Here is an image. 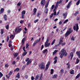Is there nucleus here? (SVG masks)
<instances>
[{"instance_id": "1", "label": "nucleus", "mask_w": 80, "mask_h": 80, "mask_svg": "<svg viewBox=\"0 0 80 80\" xmlns=\"http://www.w3.org/2000/svg\"><path fill=\"white\" fill-rule=\"evenodd\" d=\"M59 55H60V58H62L63 55L64 56H66L68 55V53L66 52V50H65L64 48H63L62 49L61 51L59 52Z\"/></svg>"}, {"instance_id": "2", "label": "nucleus", "mask_w": 80, "mask_h": 80, "mask_svg": "<svg viewBox=\"0 0 80 80\" xmlns=\"http://www.w3.org/2000/svg\"><path fill=\"white\" fill-rule=\"evenodd\" d=\"M72 28H68V30H67L65 35V37H67L68 36H69V34H71L72 32Z\"/></svg>"}, {"instance_id": "3", "label": "nucleus", "mask_w": 80, "mask_h": 80, "mask_svg": "<svg viewBox=\"0 0 80 80\" xmlns=\"http://www.w3.org/2000/svg\"><path fill=\"white\" fill-rule=\"evenodd\" d=\"M38 67L41 69H44L45 68V64L44 62H42L39 64Z\"/></svg>"}, {"instance_id": "4", "label": "nucleus", "mask_w": 80, "mask_h": 80, "mask_svg": "<svg viewBox=\"0 0 80 80\" xmlns=\"http://www.w3.org/2000/svg\"><path fill=\"white\" fill-rule=\"evenodd\" d=\"M49 40V38H47L44 44V46L45 47H48L50 45V43H48Z\"/></svg>"}, {"instance_id": "5", "label": "nucleus", "mask_w": 80, "mask_h": 80, "mask_svg": "<svg viewBox=\"0 0 80 80\" xmlns=\"http://www.w3.org/2000/svg\"><path fill=\"white\" fill-rule=\"evenodd\" d=\"M64 39V37H61L60 38L59 41V42L58 44L57 45L58 46L59 45H61L62 43H63V40Z\"/></svg>"}, {"instance_id": "6", "label": "nucleus", "mask_w": 80, "mask_h": 80, "mask_svg": "<svg viewBox=\"0 0 80 80\" xmlns=\"http://www.w3.org/2000/svg\"><path fill=\"white\" fill-rule=\"evenodd\" d=\"M73 53L72 52H71L70 53V55H69L68 57L67 58H68L69 59L71 57L70 60H71L73 57Z\"/></svg>"}, {"instance_id": "7", "label": "nucleus", "mask_w": 80, "mask_h": 80, "mask_svg": "<svg viewBox=\"0 0 80 80\" xmlns=\"http://www.w3.org/2000/svg\"><path fill=\"white\" fill-rule=\"evenodd\" d=\"M76 27L75 26H73V29L74 30H76V32H78V30L79 29V27L78 26V24H76Z\"/></svg>"}, {"instance_id": "8", "label": "nucleus", "mask_w": 80, "mask_h": 80, "mask_svg": "<svg viewBox=\"0 0 80 80\" xmlns=\"http://www.w3.org/2000/svg\"><path fill=\"white\" fill-rule=\"evenodd\" d=\"M26 13V11L25 10H23L21 12V18L23 19L24 18V15Z\"/></svg>"}, {"instance_id": "9", "label": "nucleus", "mask_w": 80, "mask_h": 80, "mask_svg": "<svg viewBox=\"0 0 80 80\" xmlns=\"http://www.w3.org/2000/svg\"><path fill=\"white\" fill-rule=\"evenodd\" d=\"M46 3V1L45 0H41L40 2V4L42 6L45 5Z\"/></svg>"}, {"instance_id": "10", "label": "nucleus", "mask_w": 80, "mask_h": 80, "mask_svg": "<svg viewBox=\"0 0 80 80\" xmlns=\"http://www.w3.org/2000/svg\"><path fill=\"white\" fill-rule=\"evenodd\" d=\"M72 1H70V2H69L67 6V8H68V9L69 8H70V7H71V6L72 5Z\"/></svg>"}, {"instance_id": "11", "label": "nucleus", "mask_w": 80, "mask_h": 80, "mask_svg": "<svg viewBox=\"0 0 80 80\" xmlns=\"http://www.w3.org/2000/svg\"><path fill=\"white\" fill-rule=\"evenodd\" d=\"M37 12V9L36 8H34L33 10V15H35Z\"/></svg>"}, {"instance_id": "12", "label": "nucleus", "mask_w": 80, "mask_h": 80, "mask_svg": "<svg viewBox=\"0 0 80 80\" xmlns=\"http://www.w3.org/2000/svg\"><path fill=\"white\" fill-rule=\"evenodd\" d=\"M32 62V59H29V60L28 61V62H27L26 65H28L29 64H30V63H31Z\"/></svg>"}, {"instance_id": "13", "label": "nucleus", "mask_w": 80, "mask_h": 80, "mask_svg": "<svg viewBox=\"0 0 80 80\" xmlns=\"http://www.w3.org/2000/svg\"><path fill=\"white\" fill-rule=\"evenodd\" d=\"M68 15L67 13H63L62 16H63L64 19H65L67 18V15Z\"/></svg>"}, {"instance_id": "14", "label": "nucleus", "mask_w": 80, "mask_h": 80, "mask_svg": "<svg viewBox=\"0 0 80 80\" xmlns=\"http://www.w3.org/2000/svg\"><path fill=\"white\" fill-rule=\"evenodd\" d=\"M76 54L78 56V58H80V51H77L76 52Z\"/></svg>"}, {"instance_id": "15", "label": "nucleus", "mask_w": 80, "mask_h": 80, "mask_svg": "<svg viewBox=\"0 0 80 80\" xmlns=\"http://www.w3.org/2000/svg\"><path fill=\"white\" fill-rule=\"evenodd\" d=\"M4 12V9L3 8H1L0 10V14L3 13Z\"/></svg>"}, {"instance_id": "16", "label": "nucleus", "mask_w": 80, "mask_h": 80, "mask_svg": "<svg viewBox=\"0 0 80 80\" xmlns=\"http://www.w3.org/2000/svg\"><path fill=\"white\" fill-rule=\"evenodd\" d=\"M25 38H23L22 40V45H23L24 43V42L25 41Z\"/></svg>"}, {"instance_id": "17", "label": "nucleus", "mask_w": 80, "mask_h": 80, "mask_svg": "<svg viewBox=\"0 0 80 80\" xmlns=\"http://www.w3.org/2000/svg\"><path fill=\"white\" fill-rule=\"evenodd\" d=\"M10 38H12V40L14 39V35L12 34L10 35L9 37Z\"/></svg>"}, {"instance_id": "18", "label": "nucleus", "mask_w": 80, "mask_h": 80, "mask_svg": "<svg viewBox=\"0 0 80 80\" xmlns=\"http://www.w3.org/2000/svg\"><path fill=\"white\" fill-rule=\"evenodd\" d=\"M7 16L5 14L4 15L3 18L4 20L5 21L7 20Z\"/></svg>"}, {"instance_id": "19", "label": "nucleus", "mask_w": 80, "mask_h": 80, "mask_svg": "<svg viewBox=\"0 0 80 80\" xmlns=\"http://www.w3.org/2000/svg\"><path fill=\"white\" fill-rule=\"evenodd\" d=\"M69 62H68L66 64V65H68L67 68H68V69H69L70 68V65L69 64Z\"/></svg>"}, {"instance_id": "20", "label": "nucleus", "mask_w": 80, "mask_h": 80, "mask_svg": "<svg viewBox=\"0 0 80 80\" xmlns=\"http://www.w3.org/2000/svg\"><path fill=\"white\" fill-rule=\"evenodd\" d=\"M58 2L56 4V5L55 6V7H54V9H56V10L57 8L58 7Z\"/></svg>"}, {"instance_id": "21", "label": "nucleus", "mask_w": 80, "mask_h": 80, "mask_svg": "<svg viewBox=\"0 0 80 80\" xmlns=\"http://www.w3.org/2000/svg\"><path fill=\"white\" fill-rule=\"evenodd\" d=\"M15 78H20V76L19 75V73H18L17 74V75L15 76Z\"/></svg>"}, {"instance_id": "22", "label": "nucleus", "mask_w": 80, "mask_h": 80, "mask_svg": "<svg viewBox=\"0 0 80 80\" xmlns=\"http://www.w3.org/2000/svg\"><path fill=\"white\" fill-rule=\"evenodd\" d=\"M58 77V76L57 74H55L53 76L52 78L56 79Z\"/></svg>"}, {"instance_id": "23", "label": "nucleus", "mask_w": 80, "mask_h": 80, "mask_svg": "<svg viewBox=\"0 0 80 80\" xmlns=\"http://www.w3.org/2000/svg\"><path fill=\"white\" fill-rule=\"evenodd\" d=\"M39 74L37 75L35 77V80H37L39 78Z\"/></svg>"}, {"instance_id": "24", "label": "nucleus", "mask_w": 80, "mask_h": 80, "mask_svg": "<svg viewBox=\"0 0 80 80\" xmlns=\"http://www.w3.org/2000/svg\"><path fill=\"white\" fill-rule=\"evenodd\" d=\"M48 8H46L45 9L44 12V13H45L46 14H47L48 13Z\"/></svg>"}, {"instance_id": "25", "label": "nucleus", "mask_w": 80, "mask_h": 80, "mask_svg": "<svg viewBox=\"0 0 80 80\" xmlns=\"http://www.w3.org/2000/svg\"><path fill=\"white\" fill-rule=\"evenodd\" d=\"M37 43H38V42L37 41H36V40L35 41L34 43H33V46H35Z\"/></svg>"}, {"instance_id": "26", "label": "nucleus", "mask_w": 80, "mask_h": 80, "mask_svg": "<svg viewBox=\"0 0 80 80\" xmlns=\"http://www.w3.org/2000/svg\"><path fill=\"white\" fill-rule=\"evenodd\" d=\"M13 71L11 70L8 73V75L9 76H11L12 75V74L13 73Z\"/></svg>"}, {"instance_id": "27", "label": "nucleus", "mask_w": 80, "mask_h": 80, "mask_svg": "<svg viewBox=\"0 0 80 80\" xmlns=\"http://www.w3.org/2000/svg\"><path fill=\"white\" fill-rule=\"evenodd\" d=\"M4 33V29H1V32L0 33L1 35H2Z\"/></svg>"}, {"instance_id": "28", "label": "nucleus", "mask_w": 80, "mask_h": 80, "mask_svg": "<svg viewBox=\"0 0 80 80\" xmlns=\"http://www.w3.org/2000/svg\"><path fill=\"white\" fill-rule=\"evenodd\" d=\"M79 62H80V60L78 58H77L76 63L78 64Z\"/></svg>"}, {"instance_id": "29", "label": "nucleus", "mask_w": 80, "mask_h": 80, "mask_svg": "<svg viewBox=\"0 0 80 80\" xmlns=\"http://www.w3.org/2000/svg\"><path fill=\"white\" fill-rule=\"evenodd\" d=\"M80 3V0H78L77 2L76 3V5H78Z\"/></svg>"}, {"instance_id": "30", "label": "nucleus", "mask_w": 80, "mask_h": 80, "mask_svg": "<svg viewBox=\"0 0 80 80\" xmlns=\"http://www.w3.org/2000/svg\"><path fill=\"white\" fill-rule=\"evenodd\" d=\"M80 76V73L78 74L77 76L76 77L75 79H77L78 78H79Z\"/></svg>"}, {"instance_id": "31", "label": "nucleus", "mask_w": 80, "mask_h": 80, "mask_svg": "<svg viewBox=\"0 0 80 80\" xmlns=\"http://www.w3.org/2000/svg\"><path fill=\"white\" fill-rule=\"evenodd\" d=\"M27 52H24L22 54V55L23 56H25L27 54Z\"/></svg>"}, {"instance_id": "32", "label": "nucleus", "mask_w": 80, "mask_h": 80, "mask_svg": "<svg viewBox=\"0 0 80 80\" xmlns=\"http://www.w3.org/2000/svg\"><path fill=\"white\" fill-rule=\"evenodd\" d=\"M20 70V69L19 68H17L15 69V70H14V71L15 72L16 71H18Z\"/></svg>"}, {"instance_id": "33", "label": "nucleus", "mask_w": 80, "mask_h": 80, "mask_svg": "<svg viewBox=\"0 0 80 80\" xmlns=\"http://www.w3.org/2000/svg\"><path fill=\"white\" fill-rule=\"evenodd\" d=\"M74 70H72L70 71V73L71 74H73L74 73Z\"/></svg>"}, {"instance_id": "34", "label": "nucleus", "mask_w": 80, "mask_h": 80, "mask_svg": "<svg viewBox=\"0 0 80 80\" xmlns=\"http://www.w3.org/2000/svg\"><path fill=\"white\" fill-rule=\"evenodd\" d=\"M49 66L47 65H46V68H45V70L46 71L47 70V69H48V68H49Z\"/></svg>"}, {"instance_id": "35", "label": "nucleus", "mask_w": 80, "mask_h": 80, "mask_svg": "<svg viewBox=\"0 0 80 80\" xmlns=\"http://www.w3.org/2000/svg\"><path fill=\"white\" fill-rule=\"evenodd\" d=\"M58 50H55L54 52H53V55L56 53L58 51Z\"/></svg>"}, {"instance_id": "36", "label": "nucleus", "mask_w": 80, "mask_h": 80, "mask_svg": "<svg viewBox=\"0 0 80 80\" xmlns=\"http://www.w3.org/2000/svg\"><path fill=\"white\" fill-rule=\"evenodd\" d=\"M75 37L74 38V36H72L71 38V40L74 41Z\"/></svg>"}, {"instance_id": "37", "label": "nucleus", "mask_w": 80, "mask_h": 80, "mask_svg": "<svg viewBox=\"0 0 80 80\" xmlns=\"http://www.w3.org/2000/svg\"><path fill=\"white\" fill-rule=\"evenodd\" d=\"M53 71H54V70L53 69H51V72H50V74H53Z\"/></svg>"}, {"instance_id": "38", "label": "nucleus", "mask_w": 80, "mask_h": 80, "mask_svg": "<svg viewBox=\"0 0 80 80\" xmlns=\"http://www.w3.org/2000/svg\"><path fill=\"white\" fill-rule=\"evenodd\" d=\"M48 50L47 49H45L44 50H43V53H45L46 52L48 51Z\"/></svg>"}, {"instance_id": "39", "label": "nucleus", "mask_w": 80, "mask_h": 80, "mask_svg": "<svg viewBox=\"0 0 80 80\" xmlns=\"http://www.w3.org/2000/svg\"><path fill=\"white\" fill-rule=\"evenodd\" d=\"M44 48V45H42L40 48V50L42 51L43 49Z\"/></svg>"}, {"instance_id": "40", "label": "nucleus", "mask_w": 80, "mask_h": 80, "mask_svg": "<svg viewBox=\"0 0 80 80\" xmlns=\"http://www.w3.org/2000/svg\"><path fill=\"white\" fill-rule=\"evenodd\" d=\"M22 30V29L21 28H19L18 29L17 31V32H20V31H21Z\"/></svg>"}, {"instance_id": "41", "label": "nucleus", "mask_w": 80, "mask_h": 80, "mask_svg": "<svg viewBox=\"0 0 80 80\" xmlns=\"http://www.w3.org/2000/svg\"><path fill=\"white\" fill-rule=\"evenodd\" d=\"M6 28L8 30L9 28V25H7L6 26Z\"/></svg>"}, {"instance_id": "42", "label": "nucleus", "mask_w": 80, "mask_h": 80, "mask_svg": "<svg viewBox=\"0 0 80 80\" xmlns=\"http://www.w3.org/2000/svg\"><path fill=\"white\" fill-rule=\"evenodd\" d=\"M55 42V39H54V40L51 43V45H53V44Z\"/></svg>"}, {"instance_id": "43", "label": "nucleus", "mask_w": 80, "mask_h": 80, "mask_svg": "<svg viewBox=\"0 0 80 80\" xmlns=\"http://www.w3.org/2000/svg\"><path fill=\"white\" fill-rule=\"evenodd\" d=\"M9 36H8L7 37V42H8V41L9 40Z\"/></svg>"}, {"instance_id": "44", "label": "nucleus", "mask_w": 80, "mask_h": 80, "mask_svg": "<svg viewBox=\"0 0 80 80\" xmlns=\"http://www.w3.org/2000/svg\"><path fill=\"white\" fill-rule=\"evenodd\" d=\"M29 46V45L28 43L26 44V48L28 49Z\"/></svg>"}, {"instance_id": "45", "label": "nucleus", "mask_w": 80, "mask_h": 80, "mask_svg": "<svg viewBox=\"0 0 80 80\" xmlns=\"http://www.w3.org/2000/svg\"><path fill=\"white\" fill-rule=\"evenodd\" d=\"M79 13V12L78 11H77L74 14V16H76V15H77V14H78V13Z\"/></svg>"}, {"instance_id": "46", "label": "nucleus", "mask_w": 80, "mask_h": 80, "mask_svg": "<svg viewBox=\"0 0 80 80\" xmlns=\"http://www.w3.org/2000/svg\"><path fill=\"white\" fill-rule=\"evenodd\" d=\"M18 53H15L14 54V57H17L18 55Z\"/></svg>"}, {"instance_id": "47", "label": "nucleus", "mask_w": 80, "mask_h": 80, "mask_svg": "<svg viewBox=\"0 0 80 80\" xmlns=\"http://www.w3.org/2000/svg\"><path fill=\"white\" fill-rule=\"evenodd\" d=\"M66 44V43L65 42H62V44H61L62 45V46H64Z\"/></svg>"}, {"instance_id": "48", "label": "nucleus", "mask_w": 80, "mask_h": 80, "mask_svg": "<svg viewBox=\"0 0 80 80\" xmlns=\"http://www.w3.org/2000/svg\"><path fill=\"white\" fill-rule=\"evenodd\" d=\"M68 19H66L63 22V23H65L66 22H68Z\"/></svg>"}, {"instance_id": "49", "label": "nucleus", "mask_w": 80, "mask_h": 80, "mask_svg": "<svg viewBox=\"0 0 80 80\" xmlns=\"http://www.w3.org/2000/svg\"><path fill=\"white\" fill-rule=\"evenodd\" d=\"M50 64V61H49L48 62L47 64H46L47 65L49 66V65Z\"/></svg>"}, {"instance_id": "50", "label": "nucleus", "mask_w": 80, "mask_h": 80, "mask_svg": "<svg viewBox=\"0 0 80 80\" xmlns=\"http://www.w3.org/2000/svg\"><path fill=\"white\" fill-rule=\"evenodd\" d=\"M24 22V21L23 20H21L20 21V23L22 24Z\"/></svg>"}, {"instance_id": "51", "label": "nucleus", "mask_w": 80, "mask_h": 80, "mask_svg": "<svg viewBox=\"0 0 80 80\" xmlns=\"http://www.w3.org/2000/svg\"><path fill=\"white\" fill-rule=\"evenodd\" d=\"M20 28V27H18V28H15V31H17L18 29Z\"/></svg>"}, {"instance_id": "52", "label": "nucleus", "mask_w": 80, "mask_h": 80, "mask_svg": "<svg viewBox=\"0 0 80 80\" xmlns=\"http://www.w3.org/2000/svg\"><path fill=\"white\" fill-rule=\"evenodd\" d=\"M38 19H37L36 20H35L34 22L35 23H36L37 22H38Z\"/></svg>"}, {"instance_id": "53", "label": "nucleus", "mask_w": 80, "mask_h": 80, "mask_svg": "<svg viewBox=\"0 0 80 80\" xmlns=\"http://www.w3.org/2000/svg\"><path fill=\"white\" fill-rule=\"evenodd\" d=\"M29 60V58H28L27 59H25V61L26 62L28 61Z\"/></svg>"}, {"instance_id": "54", "label": "nucleus", "mask_w": 80, "mask_h": 80, "mask_svg": "<svg viewBox=\"0 0 80 80\" xmlns=\"http://www.w3.org/2000/svg\"><path fill=\"white\" fill-rule=\"evenodd\" d=\"M35 78L33 77V76H32L31 77V79L32 80H34V79H35Z\"/></svg>"}, {"instance_id": "55", "label": "nucleus", "mask_w": 80, "mask_h": 80, "mask_svg": "<svg viewBox=\"0 0 80 80\" xmlns=\"http://www.w3.org/2000/svg\"><path fill=\"white\" fill-rule=\"evenodd\" d=\"M53 16V13H52L51 15L50 16V18H52Z\"/></svg>"}, {"instance_id": "56", "label": "nucleus", "mask_w": 80, "mask_h": 80, "mask_svg": "<svg viewBox=\"0 0 80 80\" xmlns=\"http://www.w3.org/2000/svg\"><path fill=\"white\" fill-rule=\"evenodd\" d=\"M57 62V60H54V64H56Z\"/></svg>"}, {"instance_id": "57", "label": "nucleus", "mask_w": 80, "mask_h": 80, "mask_svg": "<svg viewBox=\"0 0 80 80\" xmlns=\"http://www.w3.org/2000/svg\"><path fill=\"white\" fill-rule=\"evenodd\" d=\"M8 66H9V65H8V64H6L5 65V67H8Z\"/></svg>"}, {"instance_id": "58", "label": "nucleus", "mask_w": 80, "mask_h": 80, "mask_svg": "<svg viewBox=\"0 0 80 80\" xmlns=\"http://www.w3.org/2000/svg\"><path fill=\"white\" fill-rule=\"evenodd\" d=\"M40 40H41V38H39V40L37 39V40H36V41H37L38 42H40Z\"/></svg>"}, {"instance_id": "59", "label": "nucleus", "mask_w": 80, "mask_h": 80, "mask_svg": "<svg viewBox=\"0 0 80 80\" xmlns=\"http://www.w3.org/2000/svg\"><path fill=\"white\" fill-rule=\"evenodd\" d=\"M60 72L61 73H62L63 72V69H61L60 70Z\"/></svg>"}, {"instance_id": "60", "label": "nucleus", "mask_w": 80, "mask_h": 80, "mask_svg": "<svg viewBox=\"0 0 80 80\" xmlns=\"http://www.w3.org/2000/svg\"><path fill=\"white\" fill-rule=\"evenodd\" d=\"M54 5H52V7H51V9L52 10L54 8Z\"/></svg>"}, {"instance_id": "61", "label": "nucleus", "mask_w": 80, "mask_h": 80, "mask_svg": "<svg viewBox=\"0 0 80 80\" xmlns=\"http://www.w3.org/2000/svg\"><path fill=\"white\" fill-rule=\"evenodd\" d=\"M17 5L18 6H20V5H21V4L20 2H19L18 3Z\"/></svg>"}, {"instance_id": "62", "label": "nucleus", "mask_w": 80, "mask_h": 80, "mask_svg": "<svg viewBox=\"0 0 80 80\" xmlns=\"http://www.w3.org/2000/svg\"><path fill=\"white\" fill-rule=\"evenodd\" d=\"M31 24L30 23H29L28 24V28L30 27V26H31Z\"/></svg>"}, {"instance_id": "63", "label": "nucleus", "mask_w": 80, "mask_h": 80, "mask_svg": "<svg viewBox=\"0 0 80 80\" xmlns=\"http://www.w3.org/2000/svg\"><path fill=\"white\" fill-rule=\"evenodd\" d=\"M26 67V65H24V66H23L22 68V69H24V68H25Z\"/></svg>"}, {"instance_id": "64", "label": "nucleus", "mask_w": 80, "mask_h": 80, "mask_svg": "<svg viewBox=\"0 0 80 80\" xmlns=\"http://www.w3.org/2000/svg\"><path fill=\"white\" fill-rule=\"evenodd\" d=\"M8 43L9 44H11V43H12V41L11 40H9L8 42Z\"/></svg>"}]
</instances>
